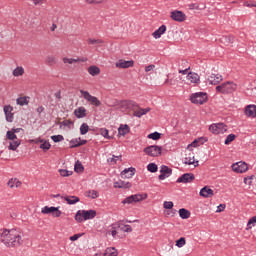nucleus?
Here are the masks:
<instances>
[{
  "label": "nucleus",
  "instance_id": "obj_12",
  "mask_svg": "<svg viewBox=\"0 0 256 256\" xmlns=\"http://www.w3.org/2000/svg\"><path fill=\"white\" fill-rule=\"evenodd\" d=\"M160 173L161 174L158 176V179L160 181H163L167 179V177H171V175L173 174V169L169 168V166L162 165L160 169Z\"/></svg>",
  "mask_w": 256,
  "mask_h": 256
},
{
  "label": "nucleus",
  "instance_id": "obj_31",
  "mask_svg": "<svg viewBox=\"0 0 256 256\" xmlns=\"http://www.w3.org/2000/svg\"><path fill=\"white\" fill-rule=\"evenodd\" d=\"M8 187L13 189V187H21V181H19L17 178L15 179H10L7 183Z\"/></svg>",
  "mask_w": 256,
  "mask_h": 256
},
{
  "label": "nucleus",
  "instance_id": "obj_36",
  "mask_svg": "<svg viewBox=\"0 0 256 256\" xmlns=\"http://www.w3.org/2000/svg\"><path fill=\"white\" fill-rule=\"evenodd\" d=\"M201 139L204 140L203 142H201V145H203L204 143H207V141H209V138H207V137H200V138H198V139H195V140L191 143L192 147H199V142L201 141Z\"/></svg>",
  "mask_w": 256,
  "mask_h": 256
},
{
  "label": "nucleus",
  "instance_id": "obj_21",
  "mask_svg": "<svg viewBox=\"0 0 256 256\" xmlns=\"http://www.w3.org/2000/svg\"><path fill=\"white\" fill-rule=\"evenodd\" d=\"M149 111H151V108L147 107V108H141V106H139L138 110H135L133 112V116L134 117H138V119H141V117L143 115H147V113H149Z\"/></svg>",
  "mask_w": 256,
  "mask_h": 256
},
{
  "label": "nucleus",
  "instance_id": "obj_9",
  "mask_svg": "<svg viewBox=\"0 0 256 256\" xmlns=\"http://www.w3.org/2000/svg\"><path fill=\"white\" fill-rule=\"evenodd\" d=\"M209 131H211V133H213L214 135H221L223 133H226L227 125L223 123L212 124L209 126Z\"/></svg>",
  "mask_w": 256,
  "mask_h": 256
},
{
  "label": "nucleus",
  "instance_id": "obj_23",
  "mask_svg": "<svg viewBox=\"0 0 256 256\" xmlns=\"http://www.w3.org/2000/svg\"><path fill=\"white\" fill-rule=\"evenodd\" d=\"M166 31H167V26L163 24L156 31H154L152 35L154 39H161V35H164Z\"/></svg>",
  "mask_w": 256,
  "mask_h": 256
},
{
  "label": "nucleus",
  "instance_id": "obj_64",
  "mask_svg": "<svg viewBox=\"0 0 256 256\" xmlns=\"http://www.w3.org/2000/svg\"><path fill=\"white\" fill-rule=\"evenodd\" d=\"M103 1L105 0H86V2H88L90 5H92L93 3H103Z\"/></svg>",
  "mask_w": 256,
  "mask_h": 256
},
{
  "label": "nucleus",
  "instance_id": "obj_3",
  "mask_svg": "<svg viewBox=\"0 0 256 256\" xmlns=\"http://www.w3.org/2000/svg\"><path fill=\"white\" fill-rule=\"evenodd\" d=\"M237 89V84L231 81L222 83L221 85L216 86L217 93H222V95H229Z\"/></svg>",
  "mask_w": 256,
  "mask_h": 256
},
{
  "label": "nucleus",
  "instance_id": "obj_63",
  "mask_svg": "<svg viewBox=\"0 0 256 256\" xmlns=\"http://www.w3.org/2000/svg\"><path fill=\"white\" fill-rule=\"evenodd\" d=\"M154 67H155V65H153V64H150V65L146 66L145 67V72L149 73V71H153Z\"/></svg>",
  "mask_w": 256,
  "mask_h": 256
},
{
  "label": "nucleus",
  "instance_id": "obj_50",
  "mask_svg": "<svg viewBox=\"0 0 256 256\" xmlns=\"http://www.w3.org/2000/svg\"><path fill=\"white\" fill-rule=\"evenodd\" d=\"M100 134L105 137V139H111V136H109V130L107 128H101Z\"/></svg>",
  "mask_w": 256,
  "mask_h": 256
},
{
  "label": "nucleus",
  "instance_id": "obj_49",
  "mask_svg": "<svg viewBox=\"0 0 256 256\" xmlns=\"http://www.w3.org/2000/svg\"><path fill=\"white\" fill-rule=\"evenodd\" d=\"M87 41L90 45H101V43H103V40H101V39H91V38H89Z\"/></svg>",
  "mask_w": 256,
  "mask_h": 256
},
{
  "label": "nucleus",
  "instance_id": "obj_52",
  "mask_svg": "<svg viewBox=\"0 0 256 256\" xmlns=\"http://www.w3.org/2000/svg\"><path fill=\"white\" fill-rule=\"evenodd\" d=\"M69 143H70V149H75V148L79 147V146H76L77 143H79V138L72 139V140H70Z\"/></svg>",
  "mask_w": 256,
  "mask_h": 256
},
{
  "label": "nucleus",
  "instance_id": "obj_27",
  "mask_svg": "<svg viewBox=\"0 0 256 256\" xmlns=\"http://www.w3.org/2000/svg\"><path fill=\"white\" fill-rule=\"evenodd\" d=\"M187 79H188V81H190L191 83H199V81H200L199 74H197V73H195V72H190V73H188Z\"/></svg>",
  "mask_w": 256,
  "mask_h": 256
},
{
  "label": "nucleus",
  "instance_id": "obj_41",
  "mask_svg": "<svg viewBox=\"0 0 256 256\" xmlns=\"http://www.w3.org/2000/svg\"><path fill=\"white\" fill-rule=\"evenodd\" d=\"M23 73H25V69H23V67H17L16 69L13 70L14 77H21Z\"/></svg>",
  "mask_w": 256,
  "mask_h": 256
},
{
  "label": "nucleus",
  "instance_id": "obj_24",
  "mask_svg": "<svg viewBox=\"0 0 256 256\" xmlns=\"http://www.w3.org/2000/svg\"><path fill=\"white\" fill-rule=\"evenodd\" d=\"M245 113H246L247 117L255 118L256 117V105L246 106Z\"/></svg>",
  "mask_w": 256,
  "mask_h": 256
},
{
  "label": "nucleus",
  "instance_id": "obj_5",
  "mask_svg": "<svg viewBox=\"0 0 256 256\" xmlns=\"http://www.w3.org/2000/svg\"><path fill=\"white\" fill-rule=\"evenodd\" d=\"M147 199V193L144 194H134L126 197L122 203L123 205H133V203H139L140 201H145Z\"/></svg>",
  "mask_w": 256,
  "mask_h": 256
},
{
  "label": "nucleus",
  "instance_id": "obj_6",
  "mask_svg": "<svg viewBox=\"0 0 256 256\" xmlns=\"http://www.w3.org/2000/svg\"><path fill=\"white\" fill-rule=\"evenodd\" d=\"M81 97L85 99V101H88L90 105H94V107H101V100L97 98L96 96H93L89 93V91L80 90Z\"/></svg>",
  "mask_w": 256,
  "mask_h": 256
},
{
  "label": "nucleus",
  "instance_id": "obj_18",
  "mask_svg": "<svg viewBox=\"0 0 256 256\" xmlns=\"http://www.w3.org/2000/svg\"><path fill=\"white\" fill-rule=\"evenodd\" d=\"M200 197H204L206 199H209L213 197V189H211L209 186H204L199 193Z\"/></svg>",
  "mask_w": 256,
  "mask_h": 256
},
{
  "label": "nucleus",
  "instance_id": "obj_30",
  "mask_svg": "<svg viewBox=\"0 0 256 256\" xmlns=\"http://www.w3.org/2000/svg\"><path fill=\"white\" fill-rule=\"evenodd\" d=\"M55 211H57V207H49V206H45L44 208H42L41 213H43V215H49L50 213H55Z\"/></svg>",
  "mask_w": 256,
  "mask_h": 256
},
{
  "label": "nucleus",
  "instance_id": "obj_16",
  "mask_svg": "<svg viewBox=\"0 0 256 256\" xmlns=\"http://www.w3.org/2000/svg\"><path fill=\"white\" fill-rule=\"evenodd\" d=\"M133 65H135V61L133 60H119L116 63V67H118L119 69H129V67H133Z\"/></svg>",
  "mask_w": 256,
  "mask_h": 256
},
{
  "label": "nucleus",
  "instance_id": "obj_57",
  "mask_svg": "<svg viewBox=\"0 0 256 256\" xmlns=\"http://www.w3.org/2000/svg\"><path fill=\"white\" fill-rule=\"evenodd\" d=\"M46 63L48 65H53V63H55V58L53 56H48L46 59Z\"/></svg>",
  "mask_w": 256,
  "mask_h": 256
},
{
  "label": "nucleus",
  "instance_id": "obj_2",
  "mask_svg": "<svg viewBox=\"0 0 256 256\" xmlns=\"http://www.w3.org/2000/svg\"><path fill=\"white\" fill-rule=\"evenodd\" d=\"M97 217V211L91 210H78L75 214V221L77 223H83V221H89L90 219H95Z\"/></svg>",
  "mask_w": 256,
  "mask_h": 256
},
{
  "label": "nucleus",
  "instance_id": "obj_46",
  "mask_svg": "<svg viewBox=\"0 0 256 256\" xmlns=\"http://www.w3.org/2000/svg\"><path fill=\"white\" fill-rule=\"evenodd\" d=\"M121 157H123V156L122 155H119V156L112 155V158H108L107 162L114 163V165H117V159H120V161H121Z\"/></svg>",
  "mask_w": 256,
  "mask_h": 256
},
{
  "label": "nucleus",
  "instance_id": "obj_14",
  "mask_svg": "<svg viewBox=\"0 0 256 256\" xmlns=\"http://www.w3.org/2000/svg\"><path fill=\"white\" fill-rule=\"evenodd\" d=\"M193 181H195V174L185 173L177 179L176 183H193Z\"/></svg>",
  "mask_w": 256,
  "mask_h": 256
},
{
  "label": "nucleus",
  "instance_id": "obj_7",
  "mask_svg": "<svg viewBox=\"0 0 256 256\" xmlns=\"http://www.w3.org/2000/svg\"><path fill=\"white\" fill-rule=\"evenodd\" d=\"M163 148L158 145H151L143 149V152L148 155V157H160Z\"/></svg>",
  "mask_w": 256,
  "mask_h": 256
},
{
  "label": "nucleus",
  "instance_id": "obj_13",
  "mask_svg": "<svg viewBox=\"0 0 256 256\" xmlns=\"http://www.w3.org/2000/svg\"><path fill=\"white\" fill-rule=\"evenodd\" d=\"M5 119L8 123H13L14 115L13 114V106L5 105L3 108Z\"/></svg>",
  "mask_w": 256,
  "mask_h": 256
},
{
  "label": "nucleus",
  "instance_id": "obj_55",
  "mask_svg": "<svg viewBox=\"0 0 256 256\" xmlns=\"http://www.w3.org/2000/svg\"><path fill=\"white\" fill-rule=\"evenodd\" d=\"M164 209H173V202L171 201H165L163 204Z\"/></svg>",
  "mask_w": 256,
  "mask_h": 256
},
{
  "label": "nucleus",
  "instance_id": "obj_33",
  "mask_svg": "<svg viewBox=\"0 0 256 256\" xmlns=\"http://www.w3.org/2000/svg\"><path fill=\"white\" fill-rule=\"evenodd\" d=\"M27 99H29V97H27V96L19 97V98H17L16 103H17V105H20L21 107H23V105H29V100H27Z\"/></svg>",
  "mask_w": 256,
  "mask_h": 256
},
{
  "label": "nucleus",
  "instance_id": "obj_4",
  "mask_svg": "<svg viewBox=\"0 0 256 256\" xmlns=\"http://www.w3.org/2000/svg\"><path fill=\"white\" fill-rule=\"evenodd\" d=\"M208 100L209 98L205 92H196L190 96V101L194 105H204V103H207Z\"/></svg>",
  "mask_w": 256,
  "mask_h": 256
},
{
  "label": "nucleus",
  "instance_id": "obj_47",
  "mask_svg": "<svg viewBox=\"0 0 256 256\" xmlns=\"http://www.w3.org/2000/svg\"><path fill=\"white\" fill-rule=\"evenodd\" d=\"M185 243H187V241L185 240V237H181L176 241V247H184Z\"/></svg>",
  "mask_w": 256,
  "mask_h": 256
},
{
  "label": "nucleus",
  "instance_id": "obj_39",
  "mask_svg": "<svg viewBox=\"0 0 256 256\" xmlns=\"http://www.w3.org/2000/svg\"><path fill=\"white\" fill-rule=\"evenodd\" d=\"M148 139H152V141H159L161 139V133L153 132L148 135Z\"/></svg>",
  "mask_w": 256,
  "mask_h": 256
},
{
  "label": "nucleus",
  "instance_id": "obj_34",
  "mask_svg": "<svg viewBox=\"0 0 256 256\" xmlns=\"http://www.w3.org/2000/svg\"><path fill=\"white\" fill-rule=\"evenodd\" d=\"M19 145H21V140H13V142H10L8 149L10 151H17V147H19Z\"/></svg>",
  "mask_w": 256,
  "mask_h": 256
},
{
  "label": "nucleus",
  "instance_id": "obj_60",
  "mask_svg": "<svg viewBox=\"0 0 256 256\" xmlns=\"http://www.w3.org/2000/svg\"><path fill=\"white\" fill-rule=\"evenodd\" d=\"M225 211V204H220L218 207H217V210H216V213H221Z\"/></svg>",
  "mask_w": 256,
  "mask_h": 256
},
{
  "label": "nucleus",
  "instance_id": "obj_59",
  "mask_svg": "<svg viewBox=\"0 0 256 256\" xmlns=\"http://www.w3.org/2000/svg\"><path fill=\"white\" fill-rule=\"evenodd\" d=\"M61 210H59V207H56V210L53 212V217H61Z\"/></svg>",
  "mask_w": 256,
  "mask_h": 256
},
{
  "label": "nucleus",
  "instance_id": "obj_51",
  "mask_svg": "<svg viewBox=\"0 0 256 256\" xmlns=\"http://www.w3.org/2000/svg\"><path fill=\"white\" fill-rule=\"evenodd\" d=\"M64 63H69V65H73V63H79V59L73 58H63Z\"/></svg>",
  "mask_w": 256,
  "mask_h": 256
},
{
  "label": "nucleus",
  "instance_id": "obj_1",
  "mask_svg": "<svg viewBox=\"0 0 256 256\" xmlns=\"http://www.w3.org/2000/svg\"><path fill=\"white\" fill-rule=\"evenodd\" d=\"M0 241L6 247H21L23 245V232L21 229H0Z\"/></svg>",
  "mask_w": 256,
  "mask_h": 256
},
{
  "label": "nucleus",
  "instance_id": "obj_28",
  "mask_svg": "<svg viewBox=\"0 0 256 256\" xmlns=\"http://www.w3.org/2000/svg\"><path fill=\"white\" fill-rule=\"evenodd\" d=\"M88 73L89 75H92V77H97V75L101 73V69H99L97 66H90L88 67Z\"/></svg>",
  "mask_w": 256,
  "mask_h": 256
},
{
  "label": "nucleus",
  "instance_id": "obj_40",
  "mask_svg": "<svg viewBox=\"0 0 256 256\" xmlns=\"http://www.w3.org/2000/svg\"><path fill=\"white\" fill-rule=\"evenodd\" d=\"M6 138H7L9 141H15V140H17V134L14 133L12 130H9V131H7V133H6Z\"/></svg>",
  "mask_w": 256,
  "mask_h": 256
},
{
  "label": "nucleus",
  "instance_id": "obj_44",
  "mask_svg": "<svg viewBox=\"0 0 256 256\" xmlns=\"http://www.w3.org/2000/svg\"><path fill=\"white\" fill-rule=\"evenodd\" d=\"M236 137H237V136H236L235 134H229V135L226 137L224 143H225L226 145H230L231 143H233V141H235Z\"/></svg>",
  "mask_w": 256,
  "mask_h": 256
},
{
  "label": "nucleus",
  "instance_id": "obj_26",
  "mask_svg": "<svg viewBox=\"0 0 256 256\" xmlns=\"http://www.w3.org/2000/svg\"><path fill=\"white\" fill-rule=\"evenodd\" d=\"M130 131H131V128H129V125L121 124L120 127L118 128V135L125 137V135H127Z\"/></svg>",
  "mask_w": 256,
  "mask_h": 256
},
{
  "label": "nucleus",
  "instance_id": "obj_29",
  "mask_svg": "<svg viewBox=\"0 0 256 256\" xmlns=\"http://www.w3.org/2000/svg\"><path fill=\"white\" fill-rule=\"evenodd\" d=\"M178 213L181 219H189L191 217V212L185 208L179 209Z\"/></svg>",
  "mask_w": 256,
  "mask_h": 256
},
{
  "label": "nucleus",
  "instance_id": "obj_37",
  "mask_svg": "<svg viewBox=\"0 0 256 256\" xmlns=\"http://www.w3.org/2000/svg\"><path fill=\"white\" fill-rule=\"evenodd\" d=\"M87 133H89V124L82 123L80 126V135H87Z\"/></svg>",
  "mask_w": 256,
  "mask_h": 256
},
{
  "label": "nucleus",
  "instance_id": "obj_54",
  "mask_svg": "<svg viewBox=\"0 0 256 256\" xmlns=\"http://www.w3.org/2000/svg\"><path fill=\"white\" fill-rule=\"evenodd\" d=\"M61 125H63V127H69V129H71V125H73V121L64 120V121L61 122Z\"/></svg>",
  "mask_w": 256,
  "mask_h": 256
},
{
  "label": "nucleus",
  "instance_id": "obj_45",
  "mask_svg": "<svg viewBox=\"0 0 256 256\" xmlns=\"http://www.w3.org/2000/svg\"><path fill=\"white\" fill-rule=\"evenodd\" d=\"M59 173H60L61 177H71V175H73V171H69L66 169H60Z\"/></svg>",
  "mask_w": 256,
  "mask_h": 256
},
{
  "label": "nucleus",
  "instance_id": "obj_10",
  "mask_svg": "<svg viewBox=\"0 0 256 256\" xmlns=\"http://www.w3.org/2000/svg\"><path fill=\"white\" fill-rule=\"evenodd\" d=\"M248 170L249 166L243 161L232 164V171L234 173H247Z\"/></svg>",
  "mask_w": 256,
  "mask_h": 256
},
{
  "label": "nucleus",
  "instance_id": "obj_53",
  "mask_svg": "<svg viewBox=\"0 0 256 256\" xmlns=\"http://www.w3.org/2000/svg\"><path fill=\"white\" fill-rule=\"evenodd\" d=\"M255 223H256V216H253L249 219V221L247 223L248 229H251V227H253V225H255Z\"/></svg>",
  "mask_w": 256,
  "mask_h": 256
},
{
  "label": "nucleus",
  "instance_id": "obj_62",
  "mask_svg": "<svg viewBox=\"0 0 256 256\" xmlns=\"http://www.w3.org/2000/svg\"><path fill=\"white\" fill-rule=\"evenodd\" d=\"M175 213H177V210L173 208L167 211V215H170L171 217H175Z\"/></svg>",
  "mask_w": 256,
  "mask_h": 256
},
{
  "label": "nucleus",
  "instance_id": "obj_38",
  "mask_svg": "<svg viewBox=\"0 0 256 256\" xmlns=\"http://www.w3.org/2000/svg\"><path fill=\"white\" fill-rule=\"evenodd\" d=\"M147 170L150 173H157V171H159V167L155 163H150L147 165Z\"/></svg>",
  "mask_w": 256,
  "mask_h": 256
},
{
  "label": "nucleus",
  "instance_id": "obj_61",
  "mask_svg": "<svg viewBox=\"0 0 256 256\" xmlns=\"http://www.w3.org/2000/svg\"><path fill=\"white\" fill-rule=\"evenodd\" d=\"M83 234H74L73 236L70 237V241H77L79 237H81Z\"/></svg>",
  "mask_w": 256,
  "mask_h": 256
},
{
  "label": "nucleus",
  "instance_id": "obj_25",
  "mask_svg": "<svg viewBox=\"0 0 256 256\" xmlns=\"http://www.w3.org/2000/svg\"><path fill=\"white\" fill-rule=\"evenodd\" d=\"M62 199H64V201H66L68 205H75L79 203V201H81L78 196H66L62 197Z\"/></svg>",
  "mask_w": 256,
  "mask_h": 256
},
{
  "label": "nucleus",
  "instance_id": "obj_19",
  "mask_svg": "<svg viewBox=\"0 0 256 256\" xmlns=\"http://www.w3.org/2000/svg\"><path fill=\"white\" fill-rule=\"evenodd\" d=\"M131 187H133L131 182H125L123 180L114 182V189H131Z\"/></svg>",
  "mask_w": 256,
  "mask_h": 256
},
{
  "label": "nucleus",
  "instance_id": "obj_8",
  "mask_svg": "<svg viewBox=\"0 0 256 256\" xmlns=\"http://www.w3.org/2000/svg\"><path fill=\"white\" fill-rule=\"evenodd\" d=\"M119 105L120 109H123L124 111H133V113L139 109V103L133 100H122Z\"/></svg>",
  "mask_w": 256,
  "mask_h": 256
},
{
  "label": "nucleus",
  "instance_id": "obj_17",
  "mask_svg": "<svg viewBox=\"0 0 256 256\" xmlns=\"http://www.w3.org/2000/svg\"><path fill=\"white\" fill-rule=\"evenodd\" d=\"M208 81L210 85H219L223 81V76L221 74H211Z\"/></svg>",
  "mask_w": 256,
  "mask_h": 256
},
{
  "label": "nucleus",
  "instance_id": "obj_20",
  "mask_svg": "<svg viewBox=\"0 0 256 256\" xmlns=\"http://www.w3.org/2000/svg\"><path fill=\"white\" fill-rule=\"evenodd\" d=\"M135 173H136L135 168L133 167L126 168L121 172V177L122 179H131V177H133Z\"/></svg>",
  "mask_w": 256,
  "mask_h": 256
},
{
  "label": "nucleus",
  "instance_id": "obj_48",
  "mask_svg": "<svg viewBox=\"0 0 256 256\" xmlns=\"http://www.w3.org/2000/svg\"><path fill=\"white\" fill-rule=\"evenodd\" d=\"M87 197H90L91 199H97V197H99V193L96 190H90L88 191Z\"/></svg>",
  "mask_w": 256,
  "mask_h": 256
},
{
  "label": "nucleus",
  "instance_id": "obj_11",
  "mask_svg": "<svg viewBox=\"0 0 256 256\" xmlns=\"http://www.w3.org/2000/svg\"><path fill=\"white\" fill-rule=\"evenodd\" d=\"M170 17L171 19H173V21H176L177 23H183V21L187 19L185 13H183V11L180 10L172 11Z\"/></svg>",
  "mask_w": 256,
  "mask_h": 256
},
{
  "label": "nucleus",
  "instance_id": "obj_58",
  "mask_svg": "<svg viewBox=\"0 0 256 256\" xmlns=\"http://www.w3.org/2000/svg\"><path fill=\"white\" fill-rule=\"evenodd\" d=\"M79 143L75 145L76 147H82V145H87V140H81V137L78 138Z\"/></svg>",
  "mask_w": 256,
  "mask_h": 256
},
{
  "label": "nucleus",
  "instance_id": "obj_56",
  "mask_svg": "<svg viewBox=\"0 0 256 256\" xmlns=\"http://www.w3.org/2000/svg\"><path fill=\"white\" fill-rule=\"evenodd\" d=\"M224 41H226V43H228L229 45H231V43H233V36H224L223 37Z\"/></svg>",
  "mask_w": 256,
  "mask_h": 256
},
{
  "label": "nucleus",
  "instance_id": "obj_15",
  "mask_svg": "<svg viewBox=\"0 0 256 256\" xmlns=\"http://www.w3.org/2000/svg\"><path fill=\"white\" fill-rule=\"evenodd\" d=\"M112 229H121V231H124V233H131L133 231V228L131 225H123L121 221L118 223L112 224L111 225Z\"/></svg>",
  "mask_w": 256,
  "mask_h": 256
},
{
  "label": "nucleus",
  "instance_id": "obj_35",
  "mask_svg": "<svg viewBox=\"0 0 256 256\" xmlns=\"http://www.w3.org/2000/svg\"><path fill=\"white\" fill-rule=\"evenodd\" d=\"M192 159L186 157L185 161H184V164L185 165H194V167H199V161L195 162V157L194 156L192 157Z\"/></svg>",
  "mask_w": 256,
  "mask_h": 256
},
{
  "label": "nucleus",
  "instance_id": "obj_22",
  "mask_svg": "<svg viewBox=\"0 0 256 256\" xmlns=\"http://www.w3.org/2000/svg\"><path fill=\"white\" fill-rule=\"evenodd\" d=\"M74 115L77 119H83V117H87V109L85 107H79L74 110Z\"/></svg>",
  "mask_w": 256,
  "mask_h": 256
},
{
  "label": "nucleus",
  "instance_id": "obj_32",
  "mask_svg": "<svg viewBox=\"0 0 256 256\" xmlns=\"http://www.w3.org/2000/svg\"><path fill=\"white\" fill-rule=\"evenodd\" d=\"M74 171L75 173H83L85 171V167H83V164L79 160L74 165Z\"/></svg>",
  "mask_w": 256,
  "mask_h": 256
},
{
  "label": "nucleus",
  "instance_id": "obj_43",
  "mask_svg": "<svg viewBox=\"0 0 256 256\" xmlns=\"http://www.w3.org/2000/svg\"><path fill=\"white\" fill-rule=\"evenodd\" d=\"M40 149H43L44 153L46 151H49V149H51V143H49V140L44 141L41 145H40Z\"/></svg>",
  "mask_w": 256,
  "mask_h": 256
},
{
  "label": "nucleus",
  "instance_id": "obj_42",
  "mask_svg": "<svg viewBox=\"0 0 256 256\" xmlns=\"http://www.w3.org/2000/svg\"><path fill=\"white\" fill-rule=\"evenodd\" d=\"M51 139L54 143H61V141H65V137H63L61 134L53 135L51 136Z\"/></svg>",
  "mask_w": 256,
  "mask_h": 256
}]
</instances>
